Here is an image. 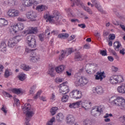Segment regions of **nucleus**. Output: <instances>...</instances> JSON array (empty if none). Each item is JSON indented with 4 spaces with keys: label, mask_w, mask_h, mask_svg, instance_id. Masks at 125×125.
I'll use <instances>...</instances> for the list:
<instances>
[{
    "label": "nucleus",
    "mask_w": 125,
    "mask_h": 125,
    "mask_svg": "<svg viewBox=\"0 0 125 125\" xmlns=\"http://www.w3.org/2000/svg\"><path fill=\"white\" fill-rule=\"evenodd\" d=\"M81 105V107L84 110H88L91 106V102H88L85 100L79 101L76 103H73L70 104L69 107L72 109H76V108H79Z\"/></svg>",
    "instance_id": "1"
},
{
    "label": "nucleus",
    "mask_w": 125,
    "mask_h": 125,
    "mask_svg": "<svg viewBox=\"0 0 125 125\" xmlns=\"http://www.w3.org/2000/svg\"><path fill=\"white\" fill-rule=\"evenodd\" d=\"M22 109L27 118H32L35 115L36 110L31 107V104L29 103L25 104L23 106H22Z\"/></svg>",
    "instance_id": "2"
},
{
    "label": "nucleus",
    "mask_w": 125,
    "mask_h": 125,
    "mask_svg": "<svg viewBox=\"0 0 125 125\" xmlns=\"http://www.w3.org/2000/svg\"><path fill=\"white\" fill-rule=\"evenodd\" d=\"M88 83V79L83 76H75L74 85L75 86H84Z\"/></svg>",
    "instance_id": "3"
},
{
    "label": "nucleus",
    "mask_w": 125,
    "mask_h": 125,
    "mask_svg": "<svg viewBox=\"0 0 125 125\" xmlns=\"http://www.w3.org/2000/svg\"><path fill=\"white\" fill-rule=\"evenodd\" d=\"M60 13L58 11H54L53 12V15L50 16L48 19V21L51 24H56L58 25L59 22H60V19H59V16Z\"/></svg>",
    "instance_id": "4"
},
{
    "label": "nucleus",
    "mask_w": 125,
    "mask_h": 125,
    "mask_svg": "<svg viewBox=\"0 0 125 125\" xmlns=\"http://www.w3.org/2000/svg\"><path fill=\"white\" fill-rule=\"evenodd\" d=\"M23 37L21 35L17 36L15 37L10 38L8 41L7 45L10 48H13L16 44L22 40Z\"/></svg>",
    "instance_id": "5"
},
{
    "label": "nucleus",
    "mask_w": 125,
    "mask_h": 125,
    "mask_svg": "<svg viewBox=\"0 0 125 125\" xmlns=\"http://www.w3.org/2000/svg\"><path fill=\"white\" fill-rule=\"evenodd\" d=\"M111 103L115 106H119V107H125V100L123 97H117L115 99L111 102Z\"/></svg>",
    "instance_id": "6"
},
{
    "label": "nucleus",
    "mask_w": 125,
    "mask_h": 125,
    "mask_svg": "<svg viewBox=\"0 0 125 125\" xmlns=\"http://www.w3.org/2000/svg\"><path fill=\"white\" fill-rule=\"evenodd\" d=\"M11 30L16 34L18 31L24 30V24L22 23H13L11 25Z\"/></svg>",
    "instance_id": "7"
},
{
    "label": "nucleus",
    "mask_w": 125,
    "mask_h": 125,
    "mask_svg": "<svg viewBox=\"0 0 125 125\" xmlns=\"http://www.w3.org/2000/svg\"><path fill=\"white\" fill-rule=\"evenodd\" d=\"M6 15L10 18H14V17H18L20 15V11L15 9H8L6 12Z\"/></svg>",
    "instance_id": "8"
},
{
    "label": "nucleus",
    "mask_w": 125,
    "mask_h": 125,
    "mask_svg": "<svg viewBox=\"0 0 125 125\" xmlns=\"http://www.w3.org/2000/svg\"><path fill=\"white\" fill-rule=\"evenodd\" d=\"M26 42L30 47L34 48L37 46V42H36L35 36L29 35L26 38Z\"/></svg>",
    "instance_id": "9"
},
{
    "label": "nucleus",
    "mask_w": 125,
    "mask_h": 125,
    "mask_svg": "<svg viewBox=\"0 0 125 125\" xmlns=\"http://www.w3.org/2000/svg\"><path fill=\"white\" fill-rule=\"evenodd\" d=\"M67 84H68V82H65L60 85V93L67 94V93L70 92V88H69V86Z\"/></svg>",
    "instance_id": "10"
},
{
    "label": "nucleus",
    "mask_w": 125,
    "mask_h": 125,
    "mask_svg": "<svg viewBox=\"0 0 125 125\" xmlns=\"http://www.w3.org/2000/svg\"><path fill=\"white\" fill-rule=\"evenodd\" d=\"M74 51H75V50L73 48H68L66 51L62 50L61 52V55L59 57V60L60 61L63 60V59L65 58V56H69V55L71 53H73Z\"/></svg>",
    "instance_id": "11"
},
{
    "label": "nucleus",
    "mask_w": 125,
    "mask_h": 125,
    "mask_svg": "<svg viewBox=\"0 0 125 125\" xmlns=\"http://www.w3.org/2000/svg\"><path fill=\"white\" fill-rule=\"evenodd\" d=\"M69 95L71 98H74L75 99H80L83 96L82 92L78 89L73 90L70 93Z\"/></svg>",
    "instance_id": "12"
},
{
    "label": "nucleus",
    "mask_w": 125,
    "mask_h": 125,
    "mask_svg": "<svg viewBox=\"0 0 125 125\" xmlns=\"http://www.w3.org/2000/svg\"><path fill=\"white\" fill-rule=\"evenodd\" d=\"M41 60V55L35 52H32L30 55L29 60L30 62L36 63Z\"/></svg>",
    "instance_id": "13"
},
{
    "label": "nucleus",
    "mask_w": 125,
    "mask_h": 125,
    "mask_svg": "<svg viewBox=\"0 0 125 125\" xmlns=\"http://www.w3.org/2000/svg\"><path fill=\"white\" fill-rule=\"evenodd\" d=\"M22 1V5H21V7H25V6H32L33 4H38V2L36 0H21Z\"/></svg>",
    "instance_id": "14"
},
{
    "label": "nucleus",
    "mask_w": 125,
    "mask_h": 125,
    "mask_svg": "<svg viewBox=\"0 0 125 125\" xmlns=\"http://www.w3.org/2000/svg\"><path fill=\"white\" fill-rule=\"evenodd\" d=\"M102 112V107H101V106H96L93 107L91 113L93 116L96 117V116H99Z\"/></svg>",
    "instance_id": "15"
},
{
    "label": "nucleus",
    "mask_w": 125,
    "mask_h": 125,
    "mask_svg": "<svg viewBox=\"0 0 125 125\" xmlns=\"http://www.w3.org/2000/svg\"><path fill=\"white\" fill-rule=\"evenodd\" d=\"M26 17L27 19H29L31 21H35V20L37 18V13L33 11H28L26 14Z\"/></svg>",
    "instance_id": "16"
},
{
    "label": "nucleus",
    "mask_w": 125,
    "mask_h": 125,
    "mask_svg": "<svg viewBox=\"0 0 125 125\" xmlns=\"http://www.w3.org/2000/svg\"><path fill=\"white\" fill-rule=\"evenodd\" d=\"M92 91L94 93H97L99 95H102L105 90L102 86H97L92 88Z\"/></svg>",
    "instance_id": "17"
},
{
    "label": "nucleus",
    "mask_w": 125,
    "mask_h": 125,
    "mask_svg": "<svg viewBox=\"0 0 125 125\" xmlns=\"http://www.w3.org/2000/svg\"><path fill=\"white\" fill-rule=\"evenodd\" d=\"M38 27H29L27 30L23 32L24 35H30L31 34H36L38 33Z\"/></svg>",
    "instance_id": "18"
},
{
    "label": "nucleus",
    "mask_w": 125,
    "mask_h": 125,
    "mask_svg": "<svg viewBox=\"0 0 125 125\" xmlns=\"http://www.w3.org/2000/svg\"><path fill=\"white\" fill-rule=\"evenodd\" d=\"M95 80H100L101 82L103 80V79L106 77V76H105V72H104V71H103V72L98 71L97 72V74L95 75Z\"/></svg>",
    "instance_id": "19"
},
{
    "label": "nucleus",
    "mask_w": 125,
    "mask_h": 125,
    "mask_svg": "<svg viewBox=\"0 0 125 125\" xmlns=\"http://www.w3.org/2000/svg\"><path fill=\"white\" fill-rule=\"evenodd\" d=\"M66 66L64 65L61 64L55 68V70L58 74H62Z\"/></svg>",
    "instance_id": "20"
},
{
    "label": "nucleus",
    "mask_w": 125,
    "mask_h": 125,
    "mask_svg": "<svg viewBox=\"0 0 125 125\" xmlns=\"http://www.w3.org/2000/svg\"><path fill=\"white\" fill-rule=\"evenodd\" d=\"M84 59V57L80 52H77L74 56L75 61H83Z\"/></svg>",
    "instance_id": "21"
},
{
    "label": "nucleus",
    "mask_w": 125,
    "mask_h": 125,
    "mask_svg": "<svg viewBox=\"0 0 125 125\" xmlns=\"http://www.w3.org/2000/svg\"><path fill=\"white\" fill-rule=\"evenodd\" d=\"M73 0L74 4H75L77 5H81L83 6V9H84V10H85V11L87 12L88 11V9H89L88 7L83 6V2H82V1H81L80 0Z\"/></svg>",
    "instance_id": "22"
},
{
    "label": "nucleus",
    "mask_w": 125,
    "mask_h": 125,
    "mask_svg": "<svg viewBox=\"0 0 125 125\" xmlns=\"http://www.w3.org/2000/svg\"><path fill=\"white\" fill-rule=\"evenodd\" d=\"M6 40L2 41L0 43V51L2 52H6Z\"/></svg>",
    "instance_id": "23"
},
{
    "label": "nucleus",
    "mask_w": 125,
    "mask_h": 125,
    "mask_svg": "<svg viewBox=\"0 0 125 125\" xmlns=\"http://www.w3.org/2000/svg\"><path fill=\"white\" fill-rule=\"evenodd\" d=\"M117 90L118 93L125 94V84H122L118 86Z\"/></svg>",
    "instance_id": "24"
},
{
    "label": "nucleus",
    "mask_w": 125,
    "mask_h": 125,
    "mask_svg": "<svg viewBox=\"0 0 125 125\" xmlns=\"http://www.w3.org/2000/svg\"><path fill=\"white\" fill-rule=\"evenodd\" d=\"M8 25V21L5 19L0 18V28H2V27H5Z\"/></svg>",
    "instance_id": "25"
},
{
    "label": "nucleus",
    "mask_w": 125,
    "mask_h": 125,
    "mask_svg": "<svg viewBox=\"0 0 125 125\" xmlns=\"http://www.w3.org/2000/svg\"><path fill=\"white\" fill-rule=\"evenodd\" d=\"M92 3L94 5L95 7L99 10V11H100L101 12H103V9H102V8H101V6H100V4H98L97 3V1L96 0H91Z\"/></svg>",
    "instance_id": "26"
},
{
    "label": "nucleus",
    "mask_w": 125,
    "mask_h": 125,
    "mask_svg": "<svg viewBox=\"0 0 125 125\" xmlns=\"http://www.w3.org/2000/svg\"><path fill=\"white\" fill-rule=\"evenodd\" d=\"M108 81L111 84H116L117 83L116 76H112L109 78Z\"/></svg>",
    "instance_id": "27"
},
{
    "label": "nucleus",
    "mask_w": 125,
    "mask_h": 125,
    "mask_svg": "<svg viewBox=\"0 0 125 125\" xmlns=\"http://www.w3.org/2000/svg\"><path fill=\"white\" fill-rule=\"evenodd\" d=\"M18 78L20 81L23 82V81H25V79L27 78V76L26 74H25V73H21L18 75Z\"/></svg>",
    "instance_id": "28"
},
{
    "label": "nucleus",
    "mask_w": 125,
    "mask_h": 125,
    "mask_svg": "<svg viewBox=\"0 0 125 125\" xmlns=\"http://www.w3.org/2000/svg\"><path fill=\"white\" fill-rule=\"evenodd\" d=\"M114 49L116 51H119L120 50V47H122V44L119 42H115L114 44Z\"/></svg>",
    "instance_id": "29"
},
{
    "label": "nucleus",
    "mask_w": 125,
    "mask_h": 125,
    "mask_svg": "<svg viewBox=\"0 0 125 125\" xmlns=\"http://www.w3.org/2000/svg\"><path fill=\"white\" fill-rule=\"evenodd\" d=\"M10 76H12V72L10 69L7 68L5 70L4 76L6 79H7Z\"/></svg>",
    "instance_id": "30"
},
{
    "label": "nucleus",
    "mask_w": 125,
    "mask_h": 125,
    "mask_svg": "<svg viewBox=\"0 0 125 125\" xmlns=\"http://www.w3.org/2000/svg\"><path fill=\"white\" fill-rule=\"evenodd\" d=\"M64 118L65 116H64V115H63L62 113H58L56 116L57 121H58L59 122L63 121Z\"/></svg>",
    "instance_id": "31"
},
{
    "label": "nucleus",
    "mask_w": 125,
    "mask_h": 125,
    "mask_svg": "<svg viewBox=\"0 0 125 125\" xmlns=\"http://www.w3.org/2000/svg\"><path fill=\"white\" fill-rule=\"evenodd\" d=\"M12 92L16 93V94H22L24 92V91L22 89L20 88H14L12 89Z\"/></svg>",
    "instance_id": "32"
},
{
    "label": "nucleus",
    "mask_w": 125,
    "mask_h": 125,
    "mask_svg": "<svg viewBox=\"0 0 125 125\" xmlns=\"http://www.w3.org/2000/svg\"><path fill=\"white\" fill-rule=\"evenodd\" d=\"M67 123H74L75 122V118L72 115H68L66 117Z\"/></svg>",
    "instance_id": "33"
},
{
    "label": "nucleus",
    "mask_w": 125,
    "mask_h": 125,
    "mask_svg": "<svg viewBox=\"0 0 125 125\" xmlns=\"http://www.w3.org/2000/svg\"><path fill=\"white\" fill-rule=\"evenodd\" d=\"M36 9L38 11H43V10L47 9V7L44 5H39L37 6Z\"/></svg>",
    "instance_id": "34"
},
{
    "label": "nucleus",
    "mask_w": 125,
    "mask_h": 125,
    "mask_svg": "<svg viewBox=\"0 0 125 125\" xmlns=\"http://www.w3.org/2000/svg\"><path fill=\"white\" fill-rule=\"evenodd\" d=\"M21 68L22 69V70H23V71H25V72H27V71H29V70L31 69V67H30V66L26 65V64H22L21 65Z\"/></svg>",
    "instance_id": "35"
},
{
    "label": "nucleus",
    "mask_w": 125,
    "mask_h": 125,
    "mask_svg": "<svg viewBox=\"0 0 125 125\" xmlns=\"http://www.w3.org/2000/svg\"><path fill=\"white\" fill-rule=\"evenodd\" d=\"M47 73L51 75V77H54L55 76V69L53 67H51V68L49 69Z\"/></svg>",
    "instance_id": "36"
},
{
    "label": "nucleus",
    "mask_w": 125,
    "mask_h": 125,
    "mask_svg": "<svg viewBox=\"0 0 125 125\" xmlns=\"http://www.w3.org/2000/svg\"><path fill=\"white\" fill-rule=\"evenodd\" d=\"M16 2L15 0H8V1H4L5 4H9V5H16Z\"/></svg>",
    "instance_id": "37"
},
{
    "label": "nucleus",
    "mask_w": 125,
    "mask_h": 125,
    "mask_svg": "<svg viewBox=\"0 0 125 125\" xmlns=\"http://www.w3.org/2000/svg\"><path fill=\"white\" fill-rule=\"evenodd\" d=\"M58 107H52L50 110V112L52 116H54L55 114H56V112L57 111H58Z\"/></svg>",
    "instance_id": "38"
},
{
    "label": "nucleus",
    "mask_w": 125,
    "mask_h": 125,
    "mask_svg": "<svg viewBox=\"0 0 125 125\" xmlns=\"http://www.w3.org/2000/svg\"><path fill=\"white\" fill-rule=\"evenodd\" d=\"M61 100L63 103H66L69 100V96L66 94L63 95Z\"/></svg>",
    "instance_id": "39"
},
{
    "label": "nucleus",
    "mask_w": 125,
    "mask_h": 125,
    "mask_svg": "<svg viewBox=\"0 0 125 125\" xmlns=\"http://www.w3.org/2000/svg\"><path fill=\"white\" fill-rule=\"evenodd\" d=\"M116 82L118 83H123L124 82V78L123 76L119 75V76H116Z\"/></svg>",
    "instance_id": "40"
},
{
    "label": "nucleus",
    "mask_w": 125,
    "mask_h": 125,
    "mask_svg": "<svg viewBox=\"0 0 125 125\" xmlns=\"http://www.w3.org/2000/svg\"><path fill=\"white\" fill-rule=\"evenodd\" d=\"M55 122V118L52 117L49 121L46 123V125H53V123Z\"/></svg>",
    "instance_id": "41"
},
{
    "label": "nucleus",
    "mask_w": 125,
    "mask_h": 125,
    "mask_svg": "<svg viewBox=\"0 0 125 125\" xmlns=\"http://www.w3.org/2000/svg\"><path fill=\"white\" fill-rule=\"evenodd\" d=\"M58 37L59 39H63L64 38H68V37H69V34L67 33L61 34H59Z\"/></svg>",
    "instance_id": "42"
},
{
    "label": "nucleus",
    "mask_w": 125,
    "mask_h": 125,
    "mask_svg": "<svg viewBox=\"0 0 125 125\" xmlns=\"http://www.w3.org/2000/svg\"><path fill=\"white\" fill-rule=\"evenodd\" d=\"M83 125H91V122H90V120L86 119L83 121Z\"/></svg>",
    "instance_id": "43"
},
{
    "label": "nucleus",
    "mask_w": 125,
    "mask_h": 125,
    "mask_svg": "<svg viewBox=\"0 0 125 125\" xmlns=\"http://www.w3.org/2000/svg\"><path fill=\"white\" fill-rule=\"evenodd\" d=\"M50 16H51V15H49V12H46L45 13H44L43 17L44 19H47L48 21V18H49Z\"/></svg>",
    "instance_id": "44"
},
{
    "label": "nucleus",
    "mask_w": 125,
    "mask_h": 125,
    "mask_svg": "<svg viewBox=\"0 0 125 125\" xmlns=\"http://www.w3.org/2000/svg\"><path fill=\"white\" fill-rule=\"evenodd\" d=\"M108 39L110 41H113L116 39V35L114 34H111L108 36Z\"/></svg>",
    "instance_id": "45"
},
{
    "label": "nucleus",
    "mask_w": 125,
    "mask_h": 125,
    "mask_svg": "<svg viewBox=\"0 0 125 125\" xmlns=\"http://www.w3.org/2000/svg\"><path fill=\"white\" fill-rule=\"evenodd\" d=\"M1 111H2V112H3L4 115H6L7 113V108H6V106L3 105V106L1 108Z\"/></svg>",
    "instance_id": "46"
},
{
    "label": "nucleus",
    "mask_w": 125,
    "mask_h": 125,
    "mask_svg": "<svg viewBox=\"0 0 125 125\" xmlns=\"http://www.w3.org/2000/svg\"><path fill=\"white\" fill-rule=\"evenodd\" d=\"M56 98V96H55V93H53L50 96V101H55Z\"/></svg>",
    "instance_id": "47"
},
{
    "label": "nucleus",
    "mask_w": 125,
    "mask_h": 125,
    "mask_svg": "<svg viewBox=\"0 0 125 125\" xmlns=\"http://www.w3.org/2000/svg\"><path fill=\"white\" fill-rule=\"evenodd\" d=\"M30 119H31V118H28L27 117H26L24 124V125H31L30 123H29V122H30Z\"/></svg>",
    "instance_id": "48"
},
{
    "label": "nucleus",
    "mask_w": 125,
    "mask_h": 125,
    "mask_svg": "<svg viewBox=\"0 0 125 125\" xmlns=\"http://www.w3.org/2000/svg\"><path fill=\"white\" fill-rule=\"evenodd\" d=\"M111 70L113 72H114L115 73H116V72H118V70H119V68L115 66H112L111 67Z\"/></svg>",
    "instance_id": "49"
},
{
    "label": "nucleus",
    "mask_w": 125,
    "mask_h": 125,
    "mask_svg": "<svg viewBox=\"0 0 125 125\" xmlns=\"http://www.w3.org/2000/svg\"><path fill=\"white\" fill-rule=\"evenodd\" d=\"M109 52L112 53V54H113V55H114V56H116V58H119V57L118 56L117 53H116V52L114 50H110L109 51Z\"/></svg>",
    "instance_id": "50"
},
{
    "label": "nucleus",
    "mask_w": 125,
    "mask_h": 125,
    "mask_svg": "<svg viewBox=\"0 0 125 125\" xmlns=\"http://www.w3.org/2000/svg\"><path fill=\"white\" fill-rule=\"evenodd\" d=\"M63 81H64V78H56L55 80V82L56 83H62V82H63Z\"/></svg>",
    "instance_id": "51"
},
{
    "label": "nucleus",
    "mask_w": 125,
    "mask_h": 125,
    "mask_svg": "<svg viewBox=\"0 0 125 125\" xmlns=\"http://www.w3.org/2000/svg\"><path fill=\"white\" fill-rule=\"evenodd\" d=\"M45 34L47 38L48 39L49 38V35H50V32H49V29L48 28L45 31Z\"/></svg>",
    "instance_id": "52"
},
{
    "label": "nucleus",
    "mask_w": 125,
    "mask_h": 125,
    "mask_svg": "<svg viewBox=\"0 0 125 125\" xmlns=\"http://www.w3.org/2000/svg\"><path fill=\"white\" fill-rule=\"evenodd\" d=\"M100 54L103 56H106L107 55V51L106 50H103L100 51Z\"/></svg>",
    "instance_id": "53"
},
{
    "label": "nucleus",
    "mask_w": 125,
    "mask_h": 125,
    "mask_svg": "<svg viewBox=\"0 0 125 125\" xmlns=\"http://www.w3.org/2000/svg\"><path fill=\"white\" fill-rule=\"evenodd\" d=\"M109 117H113V114L111 113H106L105 115L104 116V119H107V118H109Z\"/></svg>",
    "instance_id": "54"
},
{
    "label": "nucleus",
    "mask_w": 125,
    "mask_h": 125,
    "mask_svg": "<svg viewBox=\"0 0 125 125\" xmlns=\"http://www.w3.org/2000/svg\"><path fill=\"white\" fill-rule=\"evenodd\" d=\"M3 94L6 97H9L10 98V97H12V96H11V95L6 92H4Z\"/></svg>",
    "instance_id": "55"
},
{
    "label": "nucleus",
    "mask_w": 125,
    "mask_h": 125,
    "mask_svg": "<svg viewBox=\"0 0 125 125\" xmlns=\"http://www.w3.org/2000/svg\"><path fill=\"white\" fill-rule=\"evenodd\" d=\"M3 69H4L3 65L1 64H0V75H1V73H2Z\"/></svg>",
    "instance_id": "56"
},
{
    "label": "nucleus",
    "mask_w": 125,
    "mask_h": 125,
    "mask_svg": "<svg viewBox=\"0 0 125 125\" xmlns=\"http://www.w3.org/2000/svg\"><path fill=\"white\" fill-rule=\"evenodd\" d=\"M14 101H15V104H16L17 105H19L20 104V101H19L18 99L15 98Z\"/></svg>",
    "instance_id": "57"
},
{
    "label": "nucleus",
    "mask_w": 125,
    "mask_h": 125,
    "mask_svg": "<svg viewBox=\"0 0 125 125\" xmlns=\"http://www.w3.org/2000/svg\"><path fill=\"white\" fill-rule=\"evenodd\" d=\"M107 59L109 61H110V62H113L114 61V58L112 56H108Z\"/></svg>",
    "instance_id": "58"
},
{
    "label": "nucleus",
    "mask_w": 125,
    "mask_h": 125,
    "mask_svg": "<svg viewBox=\"0 0 125 125\" xmlns=\"http://www.w3.org/2000/svg\"><path fill=\"white\" fill-rule=\"evenodd\" d=\"M17 20L18 21H19V22H24V21H25V20L22 18H20V17H19L18 19H17Z\"/></svg>",
    "instance_id": "59"
},
{
    "label": "nucleus",
    "mask_w": 125,
    "mask_h": 125,
    "mask_svg": "<svg viewBox=\"0 0 125 125\" xmlns=\"http://www.w3.org/2000/svg\"><path fill=\"white\" fill-rule=\"evenodd\" d=\"M78 27L82 28V29H84L85 28V24H79Z\"/></svg>",
    "instance_id": "60"
},
{
    "label": "nucleus",
    "mask_w": 125,
    "mask_h": 125,
    "mask_svg": "<svg viewBox=\"0 0 125 125\" xmlns=\"http://www.w3.org/2000/svg\"><path fill=\"white\" fill-rule=\"evenodd\" d=\"M84 48L85 49H88L89 48H90V45L89 44H86L84 45Z\"/></svg>",
    "instance_id": "61"
},
{
    "label": "nucleus",
    "mask_w": 125,
    "mask_h": 125,
    "mask_svg": "<svg viewBox=\"0 0 125 125\" xmlns=\"http://www.w3.org/2000/svg\"><path fill=\"white\" fill-rule=\"evenodd\" d=\"M41 100H42V101H46V97L45 96H41L40 98Z\"/></svg>",
    "instance_id": "62"
},
{
    "label": "nucleus",
    "mask_w": 125,
    "mask_h": 125,
    "mask_svg": "<svg viewBox=\"0 0 125 125\" xmlns=\"http://www.w3.org/2000/svg\"><path fill=\"white\" fill-rule=\"evenodd\" d=\"M65 11H66L67 13H68V14H71V9L70 8H67V9H65Z\"/></svg>",
    "instance_id": "63"
},
{
    "label": "nucleus",
    "mask_w": 125,
    "mask_h": 125,
    "mask_svg": "<svg viewBox=\"0 0 125 125\" xmlns=\"http://www.w3.org/2000/svg\"><path fill=\"white\" fill-rule=\"evenodd\" d=\"M125 49L124 48H123L122 50H121L120 51V53L121 54H122V55H125Z\"/></svg>",
    "instance_id": "64"
}]
</instances>
